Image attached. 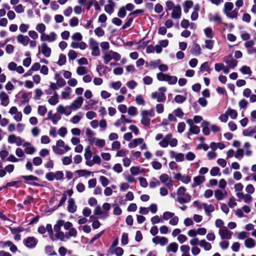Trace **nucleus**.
<instances>
[{
	"mask_svg": "<svg viewBox=\"0 0 256 256\" xmlns=\"http://www.w3.org/2000/svg\"><path fill=\"white\" fill-rule=\"evenodd\" d=\"M177 198L176 200L180 204L188 203L191 200V196L186 193V188L184 186H180L176 191Z\"/></svg>",
	"mask_w": 256,
	"mask_h": 256,
	"instance_id": "obj_1",
	"label": "nucleus"
},
{
	"mask_svg": "<svg viewBox=\"0 0 256 256\" xmlns=\"http://www.w3.org/2000/svg\"><path fill=\"white\" fill-rule=\"evenodd\" d=\"M233 8V4L230 2H226L224 4L222 11L228 18L232 19L236 18L238 16V10L236 8L232 10Z\"/></svg>",
	"mask_w": 256,
	"mask_h": 256,
	"instance_id": "obj_2",
	"label": "nucleus"
},
{
	"mask_svg": "<svg viewBox=\"0 0 256 256\" xmlns=\"http://www.w3.org/2000/svg\"><path fill=\"white\" fill-rule=\"evenodd\" d=\"M172 134H168L165 137L159 142V145L162 148H166L170 144L172 147H176L178 145V140L175 138H172Z\"/></svg>",
	"mask_w": 256,
	"mask_h": 256,
	"instance_id": "obj_3",
	"label": "nucleus"
},
{
	"mask_svg": "<svg viewBox=\"0 0 256 256\" xmlns=\"http://www.w3.org/2000/svg\"><path fill=\"white\" fill-rule=\"evenodd\" d=\"M104 54L102 58L105 64H108L112 59L119 61L121 58V56L118 53L112 50L106 51Z\"/></svg>",
	"mask_w": 256,
	"mask_h": 256,
	"instance_id": "obj_4",
	"label": "nucleus"
},
{
	"mask_svg": "<svg viewBox=\"0 0 256 256\" xmlns=\"http://www.w3.org/2000/svg\"><path fill=\"white\" fill-rule=\"evenodd\" d=\"M156 78L160 81L167 82L170 84H174L178 81L176 76L165 74L162 72L157 74Z\"/></svg>",
	"mask_w": 256,
	"mask_h": 256,
	"instance_id": "obj_5",
	"label": "nucleus"
},
{
	"mask_svg": "<svg viewBox=\"0 0 256 256\" xmlns=\"http://www.w3.org/2000/svg\"><path fill=\"white\" fill-rule=\"evenodd\" d=\"M90 49L92 50L91 54L94 56H98L100 55V51L98 46V42L92 38L88 40Z\"/></svg>",
	"mask_w": 256,
	"mask_h": 256,
	"instance_id": "obj_6",
	"label": "nucleus"
},
{
	"mask_svg": "<svg viewBox=\"0 0 256 256\" xmlns=\"http://www.w3.org/2000/svg\"><path fill=\"white\" fill-rule=\"evenodd\" d=\"M8 142L10 144H16L17 146H20L22 145L24 140H22L20 136L10 134L8 138Z\"/></svg>",
	"mask_w": 256,
	"mask_h": 256,
	"instance_id": "obj_7",
	"label": "nucleus"
},
{
	"mask_svg": "<svg viewBox=\"0 0 256 256\" xmlns=\"http://www.w3.org/2000/svg\"><path fill=\"white\" fill-rule=\"evenodd\" d=\"M160 180L162 183L165 184L168 188L173 186V181L171 180L168 174H164L160 176Z\"/></svg>",
	"mask_w": 256,
	"mask_h": 256,
	"instance_id": "obj_8",
	"label": "nucleus"
},
{
	"mask_svg": "<svg viewBox=\"0 0 256 256\" xmlns=\"http://www.w3.org/2000/svg\"><path fill=\"white\" fill-rule=\"evenodd\" d=\"M57 34L54 32H52L48 34H44L40 36V40L42 41H47L48 42H53L56 40Z\"/></svg>",
	"mask_w": 256,
	"mask_h": 256,
	"instance_id": "obj_9",
	"label": "nucleus"
},
{
	"mask_svg": "<svg viewBox=\"0 0 256 256\" xmlns=\"http://www.w3.org/2000/svg\"><path fill=\"white\" fill-rule=\"evenodd\" d=\"M38 242V240L33 236L28 237L24 240V245L29 248L36 247Z\"/></svg>",
	"mask_w": 256,
	"mask_h": 256,
	"instance_id": "obj_10",
	"label": "nucleus"
},
{
	"mask_svg": "<svg viewBox=\"0 0 256 256\" xmlns=\"http://www.w3.org/2000/svg\"><path fill=\"white\" fill-rule=\"evenodd\" d=\"M84 102V98L82 96L77 97L70 104L72 110L75 111L80 108Z\"/></svg>",
	"mask_w": 256,
	"mask_h": 256,
	"instance_id": "obj_11",
	"label": "nucleus"
},
{
	"mask_svg": "<svg viewBox=\"0 0 256 256\" xmlns=\"http://www.w3.org/2000/svg\"><path fill=\"white\" fill-rule=\"evenodd\" d=\"M218 234L221 239H230L232 238V232L230 231L226 227L220 228L219 230Z\"/></svg>",
	"mask_w": 256,
	"mask_h": 256,
	"instance_id": "obj_12",
	"label": "nucleus"
},
{
	"mask_svg": "<svg viewBox=\"0 0 256 256\" xmlns=\"http://www.w3.org/2000/svg\"><path fill=\"white\" fill-rule=\"evenodd\" d=\"M182 16V8L179 4H177L176 7L172 10L171 18L174 20H178Z\"/></svg>",
	"mask_w": 256,
	"mask_h": 256,
	"instance_id": "obj_13",
	"label": "nucleus"
},
{
	"mask_svg": "<svg viewBox=\"0 0 256 256\" xmlns=\"http://www.w3.org/2000/svg\"><path fill=\"white\" fill-rule=\"evenodd\" d=\"M169 154L170 158H174L177 162H182L184 160V155L182 153H178L174 150H170Z\"/></svg>",
	"mask_w": 256,
	"mask_h": 256,
	"instance_id": "obj_14",
	"label": "nucleus"
},
{
	"mask_svg": "<svg viewBox=\"0 0 256 256\" xmlns=\"http://www.w3.org/2000/svg\"><path fill=\"white\" fill-rule=\"evenodd\" d=\"M56 111L60 114L69 116L72 112V108L70 106H64L63 105L60 104L56 108Z\"/></svg>",
	"mask_w": 256,
	"mask_h": 256,
	"instance_id": "obj_15",
	"label": "nucleus"
},
{
	"mask_svg": "<svg viewBox=\"0 0 256 256\" xmlns=\"http://www.w3.org/2000/svg\"><path fill=\"white\" fill-rule=\"evenodd\" d=\"M16 40L18 43L22 44L24 46H26L29 44L30 38L27 36L19 34L16 36Z\"/></svg>",
	"mask_w": 256,
	"mask_h": 256,
	"instance_id": "obj_16",
	"label": "nucleus"
},
{
	"mask_svg": "<svg viewBox=\"0 0 256 256\" xmlns=\"http://www.w3.org/2000/svg\"><path fill=\"white\" fill-rule=\"evenodd\" d=\"M152 241L155 244H160L162 246H165L168 242L166 238L160 236H155L152 239Z\"/></svg>",
	"mask_w": 256,
	"mask_h": 256,
	"instance_id": "obj_17",
	"label": "nucleus"
},
{
	"mask_svg": "<svg viewBox=\"0 0 256 256\" xmlns=\"http://www.w3.org/2000/svg\"><path fill=\"white\" fill-rule=\"evenodd\" d=\"M224 61L227 64L228 67L230 68H234L238 64V62L234 59L232 56L225 57L224 58Z\"/></svg>",
	"mask_w": 256,
	"mask_h": 256,
	"instance_id": "obj_18",
	"label": "nucleus"
},
{
	"mask_svg": "<svg viewBox=\"0 0 256 256\" xmlns=\"http://www.w3.org/2000/svg\"><path fill=\"white\" fill-rule=\"evenodd\" d=\"M116 6L115 2L112 0H108V4L104 6V10L109 14H112L114 11V8Z\"/></svg>",
	"mask_w": 256,
	"mask_h": 256,
	"instance_id": "obj_19",
	"label": "nucleus"
},
{
	"mask_svg": "<svg viewBox=\"0 0 256 256\" xmlns=\"http://www.w3.org/2000/svg\"><path fill=\"white\" fill-rule=\"evenodd\" d=\"M0 104L4 106H7L10 102L8 95L4 92H0Z\"/></svg>",
	"mask_w": 256,
	"mask_h": 256,
	"instance_id": "obj_20",
	"label": "nucleus"
},
{
	"mask_svg": "<svg viewBox=\"0 0 256 256\" xmlns=\"http://www.w3.org/2000/svg\"><path fill=\"white\" fill-rule=\"evenodd\" d=\"M91 143H93L96 146L99 148H103L106 145V141L104 139H100L98 138H92L90 140Z\"/></svg>",
	"mask_w": 256,
	"mask_h": 256,
	"instance_id": "obj_21",
	"label": "nucleus"
},
{
	"mask_svg": "<svg viewBox=\"0 0 256 256\" xmlns=\"http://www.w3.org/2000/svg\"><path fill=\"white\" fill-rule=\"evenodd\" d=\"M68 210L71 213H74L76 212L77 209V206L75 204L74 200L70 198L68 200Z\"/></svg>",
	"mask_w": 256,
	"mask_h": 256,
	"instance_id": "obj_22",
	"label": "nucleus"
},
{
	"mask_svg": "<svg viewBox=\"0 0 256 256\" xmlns=\"http://www.w3.org/2000/svg\"><path fill=\"white\" fill-rule=\"evenodd\" d=\"M132 122V120L127 118L124 115H121L120 119L118 120L114 123V125L116 127H119L122 124L125 123H130Z\"/></svg>",
	"mask_w": 256,
	"mask_h": 256,
	"instance_id": "obj_23",
	"label": "nucleus"
},
{
	"mask_svg": "<svg viewBox=\"0 0 256 256\" xmlns=\"http://www.w3.org/2000/svg\"><path fill=\"white\" fill-rule=\"evenodd\" d=\"M41 49L42 54L46 58H48L50 56L51 54V49L49 48L48 44L44 42L41 44Z\"/></svg>",
	"mask_w": 256,
	"mask_h": 256,
	"instance_id": "obj_24",
	"label": "nucleus"
},
{
	"mask_svg": "<svg viewBox=\"0 0 256 256\" xmlns=\"http://www.w3.org/2000/svg\"><path fill=\"white\" fill-rule=\"evenodd\" d=\"M72 89L69 86H66L61 92V98L63 100L69 99L70 97Z\"/></svg>",
	"mask_w": 256,
	"mask_h": 256,
	"instance_id": "obj_25",
	"label": "nucleus"
},
{
	"mask_svg": "<svg viewBox=\"0 0 256 256\" xmlns=\"http://www.w3.org/2000/svg\"><path fill=\"white\" fill-rule=\"evenodd\" d=\"M256 133V126H250L242 132V134L245 136H252Z\"/></svg>",
	"mask_w": 256,
	"mask_h": 256,
	"instance_id": "obj_26",
	"label": "nucleus"
},
{
	"mask_svg": "<svg viewBox=\"0 0 256 256\" xmlns=\"http://www.w3.org/2000/svg\"><path fill=\"white\" fill-rule=\"evenodd\" d=\"M228 192L226 190L222 191L220 190H217L214 192V196L216 200H220L226 197Z\"/></svg>",
	"mask_w": 256,
	"mask_h": 256,
	"instance_id": "obj_27",
	"label": "nucleus"
},
{
	"mask_svg": "<svg viewBox=\"0 0 256 256\" xmlns=\"http://www.w3.org/2000/svg\"><path fill=\"white\" fill-rule=\"evenodd\" d=\"M142 120L141 123L145 126H149L150 125V119L148 116V114L143 111L141 112Z\"/></svg>",
	"mask_w": 256,
	"mask_h": 256,
	"instance_id": "obj_28",
	"label": "nucleus"
},
{
	"mask_svg": "<svg viewBox=\"0 0 256 256\" xmlns=\"http://www.w3.org/2000/svg\"><path fill=\"white\" fill-rule=\"evenodd\" d=\"M200 246L206 251L210 250L212 248L210 243L207 242L204 239H202L200 240Z\"/></svg>",
	"mask_w": 256,
	"mask_h": 256,
	"instance_id": "obj_29",
	"label": "nucleus"
},
{
	"mask_svg": "<svg viewBox=\"0 0 256 256\" xmlns=\"http://www.w3.org/2000/svg\"><path fill=\"white\" fill-rule=\"evenodd\" d=\"M244 244L246 248H252L256 246V242L252 238H249L244 240Z\"/></svg>",
	"mask_w": 256,
	"mask_h": 256,
	"instance_id": "obj_30",
	"label": "nucleus"
},
{
	"mask_svg": "<svg viewBox=\"0 0 256 256\" xmlns=\"http://www.w3.org/2000/svg\"><path fill=\"white\" fill-rule=\"evenodd\" d=\"M191 53L195 56H198L202 54V49L199 44L196 43H194Z\"/></svg>",
	"mask_w": 256,
	"mask_h": 256,
	"instance_id": "obj_31",
	"label": "nucleus"
},
{
	"mask_svg": "<svg viewBox=\"0 0 256 256\" xmlns=\"http://www.w3.org/2000/svg\"><path fill=\"white\" fill-rule=\"evenodd\" d=\"M193 180L194 183L192 184V186L196 187L202 184L205 180V178L203 176H198L194 177Z\"/></svg>",
	"mask_w": 256,
	"mask_h": 256,
	"instance_id": "obj_32",
	"label": "nucleus"
},
{
	"mask_svg": "<svg viewBox=\"0 0 256 256\" xmlns=\"http://www.w3.org/2000/svg\"><path fill=\"white\" fill-rule=\"evenodd\" d=\"M143 142L144 139L142 138L134 139L130 143L128 144V147L130 148H136L138 145L142 144Z\"/></svg>",
	"mask_w": 256,
	"mask_h": 256,
	"instance_id": "obj_33",
	"label": "nucleus"
},
{
	"mask_svg": "<svg viewBox=\"0 0 256 256\" xmlns=\"http://www.w3.org/2000/svg\"><path fill=\"white\" fill-rule=\"evenodd\" d=\"M178 244L176 242H172L170 243L166 248V250L167 252H172L174 253H176L178 249Z\"/></svg>",
	"mask_w": 256,
	"mask_h": 256,
	"instance_id": "obj_34",
	"label": "nucleus"
},
{
	"mask_svg": "<svg viewBox=\"0 0 256 256\" xmlns=\"http://www.w3.org/2000/svg\"><path fill=\"white\" fill-rule=\"evenodd\" d=\"M193 5H194V3L192 0H186L183 4L184 12L186 14L188 13L190 9L192 7Z\"/></svg>",
	"mask_w": 256,
	"mask_h": 256,
	"instance_id": "obj_35",
	"label": "nucleus"
},
{
	"mask_svg": "<svg viewBox=\"0 0 256 256\" xmlns=\"http://www.w3.org/2000/svg\"><path fill=\"white\" fill-rule=\"evenodd\" d=\"M203 208H204L206 214L208 216L210 215L211 212L214 210V207L212 204H203Z\"/></svg>",
	"mask_w": 256,
	"mask_h": 256,
	"instance_id": "obj_36",
	"label": "nucleus"
},
{
	"mask_svg": "<svg viewBox=\"0 0 256 256\" xmlns=\"http://www.w3.org/2000/svg\"><path fill=\"white\" fill-rule=\"evenodd\" d=\"M48 103L52 106L56 105L58 102V96L56 92H55L54 96H52L48 100Z\"/></svg>",
	"mask_w": 256,
	"mask_h": 256,
	"instance_id": "obj_37",
	"label": "nucleus"
},
{
	"mask_svg": "<svg viewBox=\"0 0 256 256\" xmlns=\"http://www.w3.org/2000/svg\"><path fill=\"white\" fill-rule=\"evenodd\" d=\"M88 72V69L84 66H78L76 70L78 75L82 76L86 74Z\"/></svg>",
	"mask_w": 256,
	"mask_h": 256,
	"instance_id": "obj_38",
	"label": "nucleus"
},
{
	"mask_svg": "<svg viewBox=\"0 0 256 256\" xmlns=\"http://www.w3.org/2000/svg\"><path fill=\"white\" fill-rule=\"evenodd\" d=\"M200 132V129L199 127L197 126H191V128H190L189 130L187 133L188 137L190 136L195 134H197Z\"/></svg>",
	"mask_w": 256,
	"mask_h": 256,
	"instance_id": "obj_39",
	"label": "nucleus"
},
{
	"mask_svg": "<svg viewBox=\"0 0 256 256\" xmlns=\"http://www.w3.org/2000/svg\"><path fill=\"white\" fill-rule=\"evenodd\" d=\"M182 252V256H190V247L188 245H182L180 247Z\"/></svg>",
	"mask_w": 256,
	"mask_h": 256,
	"instance_id": "obj_40",
	"label": "nucleus"
},
{
	"mask_svg": "<svg viewBox=\"0 0 256 256\" xmlns=\"http://www.w3.org/2000/svg\"><path fill=\"white\" fill-rule=\"evenodd\" d=\"M56 146L63 148L66 152L69 151L71 149L68 145L65 144L64 142L62 140H59L56 142Z\"/></svg>",
	"mask_w": 256,
	"mask_h": 256,
	"instance_id": "obj_41",
	"label": "nucleus"
},
{
	"mask_svg": "<svg viewBox=\"0 0 256 256\" xmlns=\"http://www.w3.org/2000/svg\"><path fill=\"white\" fill-rule=\"evenodd\" d=\"M144 172V169L140 168L139 166H132L130 168V172L132 175H138Z\"/></svg>",
	"mask_w": 256,
	"mask_h": 256,
	"instance_id": "obj_42",
	"label": "nucleus"
},
{
	"mask_svg": "<svg viewBox=\"0 0 256 256\" xmlns=\"http://www.w3.org/2000/svg\"><path fill=\"white\" fill-rule=\"evenodd\" d=\"M226 112L228 116H230V118L232 120H234L237 118L238 113L234 110H233L231 108H228Z\"/></svg>",
	"mask_w": 256,
	"mask_h": 256,
	"instance_id": "obj_43",
	"label": "nucleus"
},
{
	"mask_svg": "<svg viewBox=\"0 0 256 256\" xmlns=\"http://www.w3.org/2000/svg\"><path fill=\"white\" fill-rule=\"evenodd\" d=\"M45 253L48 256H56L57 254L54 250L52 246H47L44 248Z\"/></svg>",
	"mask_w": 256,
	"mask_h": 256,
	"instance_id": "obj_44",
	"label": "nucleus"
},
{
	"mask_svg": "<svg viewBox=\"0 0 256 256\" xmlns=\"http://www.w3.org/2000/svg\"><path fill=\"white\" fill-rule=\"evenodd\" d=\"M160 184V182L155 178H152L150 180V188H151L158 186Z\"/></svg>",
	"mask_w": 256,
	"mask_h": 256,
	"instance_id": "obj_45",
	"label": "nucleus"
},
{
	"mask_svg": "<svg viewBox=\"0 0 256 256\" xmlns=\"http://www.w3.org/2000/svg\"><path fill=\"white\" fill-rule=\"evenodd\" d=\"M94 212L95 215L99 216V215H102L104 214L103 216H101L100 218H104L108 216V214H106V212H102L101 207L100 206H98L94 210Z\"/></svg>",
	"mask_w": 256,
	"mask_h": 256,
	"instance_id": "obj_46",
	"label": "nucleus"
},
{
	"mask_svg": "<svg viewBox=\"0 0 256 256\" xmlns=\"http://www.w3.org/2000/svg\"><path fill=\"white\" fill-rule=\"evenodd\" d=\"M75 172L77 173L79 176H84L86 178L92 174L90 172L86 170H77Z\"/></svg>",
	"mask_w": 256,
	"mask_h": 256,
	"instance_id": "obj_47",
	"label": "nucleus"
},
{
	"mask_svg": "<svg viewBox=\"0 0 256 256\" xmlns=\"http://www.w3.org/2000/svg\"><path fill=\"white\" fill-rule=\"evenodd\" d=\"M36 30L38 32L41 34H43L46 30V26L44 24L42 23L38 24L36 26Z\"/></svg>",
	"mask_w": 256,
	"mask_h": 256,
	"instance_id": "obj_48",
	"label": "nucleus"
},
{
	"mask_svg": "<svg viewBox=\"0 0 256 256\" xmlns=\"http://www.w3.org/2000/svg\"><path fill=\"white\" fill-rule=\"evenodd\" d=\"M92 156V152L90 146H88L84 150V156L86 160H90Z\"/></svg>",
	"mask_w": 256,
	"mask_h": 256,
	"instance_id": "obj_49",
	"label": "nucleus"
},
{
	"mask_svg": "<svg viewBox=\"0 0 256 256\" xmlns=\"http://www.w3.org/2000/svg\"><path fill=\"white\" fill-rule=\"evenodd\" d=\"M240 72L244 74L251 75L252 72L250 68L246 66H242L240 70Z\"/></svg>",
	"mask_w": 256,
	"mask_h": 256,
	"instance_id": "obj_50",
	"label": "nucleus"
},
{
	"mask_svg": "<svg viewBox=\"0 0 256 256\" xmlns=\"http://www.w3.org/2000/svg\"><path fill=\"white\" fill-rule=\"evenodd\" d=\"M200 71L202 72H206L209 74L210 73V66L208 62H204L203 64L201 65L200 68Z\"/></svg>",
	"mask_w": 256,
	"mask_h": 256,
	"instance_id": "obj_51",
	"label": "nucleus"
},
{
	"mask_svg": "<svg viewBox=\"0 0 256 256\" xmlns=\"http://www.w3.org/2000/svg\"><path fill=\"white\" fill-rule=\"evenodd\" d=\"M210 174L212 176H220V169L217 166L212 168L210 170Z\"/></svg>",
	"mask_w": 256,
	"mask_h": 256,
	"instance_id": "obj_52",
	"label": "nucleus"
},
{
	"mask_svg": "<svg viewBox=\"0 0 256 256\" xmlns=\"http://www.w3.org/2000/svg\"><path fill=\"white\" fill-rule=\"evenodd\" d=\"M63 224V220H58L56 224H54V230L56 232L61 231V227Z\"/></svg>",
	"mask_w": 256,
	"mask_h": 256,
	"instance_id": "obj_53",
	"label": "nucleus"
},
{
	"mask_svg": "<svg viewBox=\"0 0 256 256\" xmlns=\"http://www.w3.org/2000/svg\"><path fill=\"white\" fill-rule=\"evenodd\" d=\"M250 144L248 142H246L244 144V148L245 150L246 154L247 156H250L252 154V151L250 150Z\"/></svg>",
	"mask_w": 256,
	"mask_h": 256,
	"instance_id": "obj_54",
	"label": "nucleus"
},
{
	"mask_svg": "<svg viewBox=\"0 0 256 256\" xmlns=\"http://www.w3.org/2000/svg\"><path fill=\"white\" fill-rule=\"evenodd\" d=\"M62 164L64 166H68L72 162V159L71 156H65L62 158Z\"/></svg>",
	"mask_w": 256,
	"mask_h": 256,
	"instance_id": "obj_55",
	"label": "nucleus"
},
{
	"mask_svg": "<svg viewBox=\"0 0 256 256\" xmlns=\"http://www.w3.org/2000/svg\"><path fill=\"white\" fill-rule=\"evenodd\" d=\"M122 85V82L120 81H116L112 82L110 84V86L114 90H118L120 88Z\"/></svg>",
	"mask_w": 256,
	"mask_h": 256,
	"instance_id": "obj_56",
	"label": "nucleus"
},
{
	"mask_svg": "<svg viewBox=\"0 0 256 256\" xmlns=\"http://www.w3.org/2000/svg\"><path fill=\"white\" fill-rule=\"evenodd\" d=\"M100 46L102 50V52L104 54V52H106L109 50L110 46V44L107 42H102L100 44Z\"/></svg>",
	"mask_w": 256,
	"mask_h": 256,
	"instance_id": "obj_57",
	"label": "nucleus"
},
{
	"mask_svg": "<svg viewBox=\"0 0 256 256\" xmlns=\"http://www.w3.org/2000/svg\"><path fill=\"white\" fill-rule=\"evenodd\" d=\"M128 112L131 116H136L138 113L137 108L133 106L128 108Z\"/></svg>",
	"mask_w": 256,
	"mask_h": 256,
	"instance_id": "obj_58",
	"label": "nucleus"
},
{
	"mask_svg": "<svg viewBox=\"0 0 256 256\" xmlns=\"http://www.w3.org/2000/svg\"><path fill=\"white\" fill-rule=\"evenodd\" d=\"M77 230L75 228H72L71 229L68 230V232L66 234V237L68 238L70 236L75 238L77 235Z\"/></svg>",
	"mask_w": 256,
	"mask_h": 256,
	"instance_id": "obj_59",
	"label": "nucleus"
},
{
	"mask_svg": "<svg viewBox=\"0 0 256 256\" xmlns=\"http://www.w3.org/2000/svg\"><path fill=\"white\" fill-rule=\"evenodd\" d=\"M204 34L208 38H212L214 36V34L210 28H206L204 30Z\"/></svg>",
	"mask_w": 256,
	"mask_h": 256,
	"instance_id": "obj_60",
	"label": "nucleus"
},
{
	"mask_svg": "<svg viewBox=\"0 0 256 256\" xmlns=\"http://www.w3.org/2000/svg\"><path fill=\"white\" fill-rule=\"evenodd\" d=\"M52 148L54 152L56 154H57L58 155H62L64 154V152H66L64 150H63L56 146H52Z\"/></svg>",
	"mask_w": 256,
	"mask_h": 256,
	"instance_id": "obj_61",
	"label": "nucleus"
},
{
	"mask_svg": "<svg viewBox=\"0 0 256 256\" xmlns=\"http://www.w3.org/2000/svg\"><path fill=\"white\" fill-rule=\"evenodd\" d=\"M128 154V151L124 149L118 150L116 152V157H126Z\"/></svg>",
	"mask_w": 256,
	"mask_h": 256,
	"instance_id": "obj_62",
	"label": "nucleus"
},
{
	"mask_svg": "<svg viewBox=\"0 0 256 256\" xmlns=\"http://www.w3.org/2000/svg\"><path fill=\"white\" fill-rule=\"evenodd\" d=\"M176 6L172 1L168 0L166 2V10H173Z\"/></svg>",
	"mask_w": 256,
	"mask_h": 256,
	"instance_id": "obj_63",
	"label": "nucleus"
},
{
	"mask_svg": "<svg viewBox=\"0 0 256 256\" xmlns=\"http://www.w3.org/2000/svg\"><path fill=\"white\" fill-rule=\"evenodd\" d=\"M82 38V36L80 32H77L74 33L72 36V39L74 41H80Z\"/></svg>",
	"mask_w": 256,
	"mask_h": 256,
	"instance_id": "obj_64",
	"label": "nucleus"
}]
</instances>
